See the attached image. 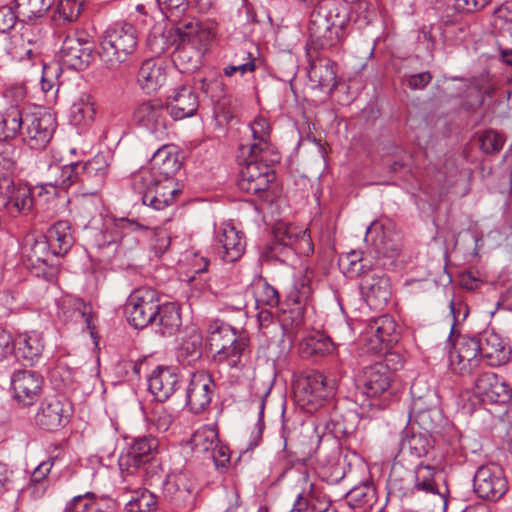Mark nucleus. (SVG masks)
I'll return each mask as SVG.
<instances>
[{
  "mask_svg": "<svg viewBox=\"0 0 512 512\" xmlns=\"http://www.w3.org/2000/svg\"><path fill=\"white\" fill-rule=\"evenodd\" d=\"M207 343L214 362L235 369L243 367L242 357L248 347V338L239 335L231 325L212 322L208 328Z\"/></svg>",
  "mask_w": 512,
  "mask_h": 512,
  "instance_id": "1",
  "label": "nucleus"
},
{
  "mask_svg": "<svg viewBox=\"0 0 512 512\" xmlns=\"http://www.w3.org/2000/svg\"><path fill=\"white\" fill-rule=\"evenodd\" d=\"M138 33L128 23H116L108 27L100 42L99 57L106 68L116 70L136 52Z\"/></svg>",
  "mask_w": 512,
  "mask_h": 512,
  "instance_id": "2",
  "label": "nucleus"
},
{
  "mask_svg": "<svg viewBox=\"0 0 512 512\" xmlns=\"http://www.w3.org/2000/svg\"><path fill=\"white\" fill-rule=\"evenodd\" d=\"M317 4L309 17V36L321 48L331 47L339 41L346 13L344 9L340 11L335 0H320Z\"/></svg>",
  "mask_w": 512,
  "mask_h": 512,
  "instance_id": "3",
  "label": "nucleus"
},
{
  "mask_svg": "<svg viewBox=\"0 0 512 512\" xmlns=\"http://www.w3.org/2000/svg\"><path fill=\"white\" fill-rule=\"evenodd\" d=\"M132 187L141 195L143 204L155 210L172 205L180 192L174 178H154L148 170H139L132 176Z\"/></svg>",
  "mask_w": 512,
  "mask_h": 512,
  "instance_id": "4",
  "label": "nucleus"
},
{
  "mask_svg": "<svg viewBox=\"0 0 512 512\" xmlns=\"http://www.w3.org/2000/svg\"><path fill=\"white\" fill-rule=\"evenodd\" d=\"M160 305V298L156 290L150 287L135 289L125 304L129 323L137 329H142L156 322Z\"/></svg>",
  "mask_w": 512,
  "mask_h": 512,
  "instance_id": "5",
  "label": "nucleus"
},
{
  "mask_svg": "<svg viewBox=\"0 0 512 512\" xmlns=\"http://www.w3.org/2000/svg\"><path fill=\"white\" fill-rule=\"evenodd\" d=\"M269 249L273 256H279L288 251L308 255L313 252L314 247L308 228L278 222L273 227V240Z\"/></svg>",
  "mask_w": 512,
  "mask_h": 512,
  "instance_id": "6",
  "label": "nucleus"
},
{
  "mask_svg": "<svg viewBox=\"0 0 512 512\" xmlns=\"http://www.w3.org/2000/svg\"><path fill=\"white\" fill-rule=\"evenodd\" d=\"M216 27L215 21L184 19L176 27L169 29V37L172 38L174 45H188V47L205 51L216 35Z\"/></svg>",
  "mask_w": 512,
  "mask_h": 512,
  "instance_id": "7",
  "label": "nucleus"
},
{
  "mask_svg": "<svg viewBox=\"0 0 512 512\" xmlns=\"http://www.w3.org/2000/svg\"><path fill=\"white\" fill-rule=\"evenodd\" d=\"M266 155L250 156L246 165L241 169L238 187L243 192L264 199L270 185L275 180V172L264 160Z\"/></svg>",
  "mask_w": 512,
  "mask_h": 512,
  "instance_id": "8",
  "label": "nucleus"
},
{
  "mask_svg": "<svg viewBox=\"0 0 512 512\" xmlns=\"http://www.w3.org/2000/svg\"><path fill=\"white\" fill-rule=\"evenodd\" d=\"M196 495L197 487L189 472L180 471L167 476L163 486V500L171 509L177 512L192 509Z\"/></svg>",
  "mask_w": 512,
  "mask_h": 512,
  "instance_id": "9",
  "label": "nucleus"
},
{
  "mask_svg": "<svg viewBox=\"0 0 512 512\" xmlns=\"http://www.w3.org/2000/svg\"><path fill=\"white\" fill-rule=\"evenodd\" d=\"M56 128V121L49 112L39 109L29 110L24 118L22 140L31 149L45 148L51 141Z\"/></svg>",
  "mask_w": 512,
  "mask_h": 512,
  "instance_id": "10",
  "label": "nucleus"
},
{
  "mask_svg": "<svg viewBox=\"0 0 512 512\" xmlns=\"http://www.w3.org/2000/svg\"><path fill=\"white\" fill-rule=\"evenodd\" d=\"M482 363V356L477 337L461 335L449 352V365L451 370L461 376L471 375L478 370Z\"/></svg>",
  "mask_w": 512,
  "mask_h": 512,
  "instance_id": "11",
  "label": "nucleus"
},
{
  "mask_svg": "<svg viewBox=\"0 0 512 512\" xmlns=\"http://www.w3.org/2000/svg\"><path fill=\"white\" fill-rule=\"evenodd\" d=\"M394 379V372L384 362H376L363 369L358 381V390L368 399L386 397Z\"/></svg>",
  "mask_w": 512,
  "mask_h": 512,
  "instance_id": "12",
  "label": "nucleus"
},
{
  "mask_svg": "<svg viewBox=\"0 0 512 512\" xmlns=\"http://www.w3.org/2000/svg\"><path fill=\"white\" fill-rule=\"evenodd\" d=\"M473 487L478 497L490 501H497L508 490V481L504 470L496 464L484 465L477 469Z\"/></svg>",
  "mask_w": 512,
  "mask_h": 512,
  "instance_id": "13",
  "label": "nucleus"
},
{
  "mask_svg": "<svg viewBox=\"0 0 512 512\" xmlns=\"http://www.w3.org/2000/svg\"><path fill=\"white\" fill-rule=\"evenodd\" d=\"M158 444V440L152 436L132 438L130 442H127L126 447L119 456L118 464L120 470L133 474L134 470L153 459Z\"/></svg>",
  "mask_w": 512,
  "mask_h": 512,
  "instance_id": "14",
  "label": "nucleus"
},
{
  "mask_svg": "<svg viewBox=\"0 0 512 512\" xmlns=\"http://www.w3.org/2000/svg\"><path fill=\"white\" fill-rule=\"evenodd\" d=\"M213 248L217 256L224 262L238 261L245 252V236L231 223H222L215 231Z\"/></svg>",
  "mask_w": 512,
  "mask_h": 512,
  "instance_id": "15",
  "label": "nucleus"
},
{
  "mask_svg": "<svg viewBox=\"0 0 512 512\" xmlns=\"http://www.w3.org/2000/svg\"><path fill=\"white\" fill-rule=\"evenodd\" d=\"M337 389L335 378L327 377L321 372H311L296 384L301 400L307 404L321 405L334 396Z\"/></svg>",
  "mask_w": 512,
  "mask_h": 512,
  "instance_id": "16",
  "label": "nucleus"
},
{
  "mask_svg": "<svg viewBox=\"0 0 512 512\" xmlns=\"http://www.w3.org/2000/svg\"><path fill=\"white\" fill-rule=\"evenodd\" d=\"M62 63L74 70L87 68L93 60V47L86 35L74 33L68 35L61 46Z\"/></svg>",
  "mask_w": 512,
  "mask_h": 512,
  "instance_id": "17",
  "label": "nucleus"
},
{
  "mask_svg": "<svg viewBox=\"0 0 512 512\" xmlns=\"http://www.w3.org/2000/svg\"><path fill=\"white\" fill-rule=\"evenodd\" d=\"M39 189H33L27 184H15L10 181L7 189H0V207H4L5 213L12 217L28 215L33 208V193Z\"/></svg>",
  "mask_w": 512,
  "mask_h": 512,
  "instance_id": "18",
  "label": "nucleus"
},
{
  "mask_svg": "<svg viewBox=\"0 0 512 512\" xmlns=\"http://www.w3.org/2000/svg\"><path fill=\"white\" fill-rule=\"evenodd\" d=\"M70 416V404L62 398L51 396L40 403L35 422L42 429L52 431L68 423Z\"/></svg>",
  "mask_w": 512,
  "mask_h": 512,
  "instance_id": "19",
  "label": "nucleus"
},
{
  "mask_svg": "<svg viewBox=\"0 0 512 512\" xmlns=\"http://www.w3.org/2000/svg\"><path fill=\"white\" fill-rule=\"evenodd\" d=\"M360 289L365 302L374 310L384 309L392 296L390 279L381 271L366 274Z\"/></svg>",
  "mask_w": 512,
  "mask_h": 512,
  "instance_id": "20",
  "label": "nucleus"
},
{
  "mask_svg": "<svg viewBox=\"0 0 512 512\" xmlns=\"http://www.w3.org/2000/svg\"><path fill=\"white\" fill-rule=\"evenodd\" d=\"M166 108L158 100L140 103L133 112L134 122L156 138L166 134Z\"/></svg>",
  "mask_w": 512,
  "mask_h": 512,
  "instance_id": "21",
  "label": "nucleus"
},
{
  "mask_svg": "<svg viewBox=\"0 0 512 512\" xmlns=\"http://www.w3.org/2000/svg\"><path fill=\"white\" fill-rule=\"evenodd\" d=\"M215 383L211 375L206 371H197L191 375L186 390V404L189 409L199 414L211 403Z\"/></svg>",
  "mask_w": 512,
  "mask_h": 512,
  "instance_id": "22",
  "label": "nucleus"
},
{
  "mask_svg": "<svg viewBox=\"0 0 512 512\" xmlns=\"http://www.w3.org/2000/svg\"><path fill=\"white\" fill-rule=\"evenodd\" d=\"M44 379L34 370H17L11 376L15 398L25 406L32 405L40 396Z\"/></svg>",
  "mask_w": 512,
  "mask_h": 512,
  "instance_id": "23",
  "label": "nucleus"
},
{
  "mask_svg": "<svg viewBox=\"0 0 512 512\" xmlns=\"http://www.w3.org/2000/svg\"><path fill=\"white\" fill-rule=\"evenodd\" d=\"M474 389L476 395L483 401L487 400L491 403H505L512 398L510 385L490 371L482 372L475 379Z\"/></svg>",
  "mask_w": 512,
  "mask_h": 512,
  "instance_id": "24",
  "label": "nucleus"
},
{
  "mask_svg": "<svg viewBox=\"0 0 512 512\" xmlns=\"http://www.w3.org/2000/svg\"><path fill=\"white\" fill-rule=\"evenodd\" d=\"M167 64L164 60L151 57L143 60L136 74V82L145 93L157 92L166 82Z\"/></svg>",
  "mask_w": 512,
  "mask_h": 512,
  "instance_id": "25",
  "label": "nucleus"
},
{
  "mask_svg": "<svg viewBox=\"0 0 512 512\" xmlns=\"http://www.w3.org/2000/svg\"><path fill=\"white\" fill-rule=\"evenodd\" d=\"M199 108V99L191 86L181 85L172 89L167 99V112L174 120L194 116Z\"/></svg>",
  "mask_w": 512,
  "mask_h": 512,
  "instance_id": "26",
  "label": "nucleus"
},
{
  "mask_svg": "<svg viewBox=\"0 0 512 512\" xmlns=\"http://www.w3.org/2000/svg\"><path fill=\"white\" fill-rule=\"evenodd\" d=\"M81 184L90 194H95L105 183L110 167V156L99 153L92 159L79 162Z\"/></svg>",
  "mask_w": 512,
  "mask_h": 512,
  "instance_id": "27",
  "label": "nucleus"
},
{
  "mask_svg": "<svg viewBox=\"0 0 512 512\" xmlns=\"http://www.w3.org/2000/svg\"><path fill=\"white\" fill-rule=\"evenodd\" d=\"M482 360L491 367L505 365L511 355L510 347L494 331H484L478 337Z\"/></svg>",
  "mask_w": 512,
  "mask_h": 512,
  "instance_id": "28",
  "label": "nucleus"
},
{
  "mask_svg": "<svg viewBox=\"0 0 512 512\" xmlns=\"http://www.w3.org/2000/svg\"><path fill=\"white\" fill-rule=\"evenodd\" d=\"M63 512H118V508L110 497L86 492L70 499Z\"/></svg>",
  "mask_w": 512,
  "mask_h": 512,
  "instance_id": "29",
  "label": "nucleus"
},
{
  "mask_svg": "<svg viewBox=\"0 0 512 512\" xmlns=\"http://www.w3.org/2000/svg\"><path fill=\"white\" fill-rule=\"evenodd\" d=\"M178 387L179 375L172 367H158L148 379V389L159 402L166 401Z\"/></svg>",
  "mask_w": 512,
  "mask_h": 512,
  "instance_id": "30",
  "label": "nucleus"
},
{
  "mask_svg": "<svg viewBox=\"0 0 512 512\" xmlns=\"http://www.w3.org/2000/svg\"><path fill=\"white\" fill-rule=\"evenodd\" d=\"M180 166L181 162L176 147L163 145L154 152L150 161V167L142 168L141 170H148L153 174L154 178L161 177L162 179H166L173 178Z\"/></svg>",
  "mask_w": 512,
  "mask_h": 512,
  "instance_id": "31",
  "label": "nucleus"
},
{
  "mask_svg": "<svg viewBox=\"0 0 512 512\" xmlns=\"http://www.w3.org/2000/svg\"><path fill=\"white\" fill-rule=\"evenodd\" d=\"M253 142L249 145H241L243 154L249 153L250 156L266 155L272 151L270 144L271 126L269 121L259 115L249 124Z\"/></svg>",
  "mask_w": 512,
  "mask_h": 512,
  "instance_id": "32",
  "label": "nucleus"
},
{
  "mask_svg": "<svg viewBox=\"0 0 512 512\" xmlns=\"http://www.w3.org/2000/svg\"><path fill=\"white\" fill-rule=\"evenodd\" d=\"M43 350V336L36 331L21 333L14 340L16 356L30 365L35 364L39 360Z\"/></svg>",
  "mask_w": 512,
  "mask_h": 512,
  "instance_id": "33",
  "label": "nucleus"
},
{
  "mask_svg": "<svg viewBox=\"0 0 512 512\" xmlns=\"http://www.w3.org/2000/svg\"><path fill=\"white\" fill-rule=\"evenodd\" d=\"M433 447L431 436L426 432H414L406 429L402 433L400 441V453L403 456H409L419 459L428 454Z\"/></svg>",
  "mask_w": 512,
  "mask_h": 512,
  "instance_id": "34",
  "label": "nucleus"
},
{
  "mask_svg": "<svg viewBox=\"0 0 512 512\" xmlns=\"http://www.w3.org/2000/svg\"><path fill=\"white\" fill-rule=\"evenodd\" d=\"M308 76L320 90L332 92L337 85L336 64L328 59L314 61L310 64Z\"/></svg>",
  "mask_w": 512,
  "mask_h": 512,
  "instance_id": "35",
  "label": "nucleus"
},
{
  "mask_svg": "<svg viewBox=\"0 0 512 512\" xmlns=\"http://www.w3.org/2000/svg\"><path fill=\"white\" fill-rule=\"evenodd\" d=\"M51 170H55L58 173L57 178L54 183H46L39 186H36V189H39V195L43 193H56V187L68 188L75 183H81V173L79 162L66 164L63 166H50Z\"/></svg>",
  "mask_w": 512,
  "mask_h": 512,
  "instance_id": "36",
  "label": "nucleus"
},
{
  "mask_svg": "<svg viewBox=\"0 0 512 512\" xmlns=\"http://www.w3.org/2000/svg\"><path fill=\"white\" fill-rule=\"evenodd\" d=\"M313 294V273L307 269L296 278L287 295V301L298 308H304L312 304Z\"/></svg>",
  "mask_w": 512,
  "mask_h": 512,
  "instance_id": "37",
  "label": "nucleus"
},
{
  "mask_svg": "<svg viewBox=\"0 0 512 512\" xmlns=\"http://www.w3.org/2000/svg\"><path fill=\"white\" fill-rule=\"evenodd\" d=\"M43 236L49 240L54 256L65 255L74 243L71 227L67 221L56 222L48 229L47 234Z\"/></svg>",
  "mask_w": 512,
  "mask_h": 512,
  "instance_id": "38",
  "label": "nucleus"
},
{
  "mask_svg": "<svg viewBox=\"0 0 512 512\" xmlns=\"http://www.w3.org/2000/svg\"><path fill=\"white\" fill-rule=\"evenodd\" d=\"M414 489L427 494L444 496L446 489L441 490L438 483L441 472L434 466L419 464L414 470Z\"/></svg>",
  "mask_w": 512,
  "mask_h": 512,
  "instance_id": "39",
  "label": "nucleus"
},
{
  "mask_svg": "<svg viewBox=\"0 0 512 512\" xmlns=\"http://www.w3.org/2000/svg\"><path fill=\"white\" fill-rule=\"evenodd\" d=\"M30 109H22L12 106L0 115V136L4 139H13L17 135L22 136L24 130V118Z\"/></svg>",
  "mask_w": 512,
  "mask_h": 512,
  "instance_id": "40",
  "label": "nucleus"
},
{
  "mask_svg": "<svg viewBox=\"0 0 512 512\" xmlns=\"http://www.w3.org/2000/svg\"><path fill=\"white\" fill-rule=\"evenodd\" d=\"M96 108L93 96L81 94L70 108L71 122L75 126L87 127L95 120Z\"/></svg>",
  "mask_w": 512,
  "mask_h": 512,
  "instance_id": "41",
  "label": "nucleus"
},
{
  "mask_svg": "<svg viewBox=\"0 0 512 512\" xmlns=\"http://www.w3.org/2000/svg\"><path fill=\"white\" fill-rule=\"evenodd\" d=\"M54 465L53 459L41 462L32 472L25 492L34 499L41 498L48 488V475Z\"/></svg>",
  "mask_w": 512,
  "mask_h": 512,
  "instance_id": "42",
  "label": "nucleus"
},
{
  "mask_svg": "<svg viewBox=\"0 0 512 512\" xmlns=\"http://www.w3.org/2000/svg\"><path fill=\"white\" fill-rule=\"evenodd\" d=\"M218 442V431L215 427L208 425L198 428L191 438L192 450L202 455H209Z\"/></svg>",
  "mask_w": 512,
  "mask_h": 512,
  "instance_id": "43",
  "label": "nucleus"
},
{
  "mask_svg": "<svg viewBox=\"0 0 512 512\" xmlns=\"http://www.w3.org/2000/svg\"><path fill=\"white\" fill-rule=\"evenodd\" d=\"M300 350L304 357L325 356L334 352L335 345L329 337L317 333L303 339Z\"/></svg>",
  "mask_w": 512,
  "mask_h": 512,
  "instance_id": "44",
  "label": "nucleus"
},
{
  "mask_svg": "<svg viewBox=\"0 0 512 512\" xmlns=\"http://www.w3.org/2000/svg\"><path fill=\"white\" fill-rule=\"evenodd\" d=\"M15 148L12 144L0 141V189H7L16 170Z\"/></svg>",
  "mask_w": 512,
  "mask_h": 512,
  "instance_id": "45",
  "label": "nucleus"
},
{
  "mask_svg": "<svg viewBox=\"0 0 512 512\" xmlns=\"http://www.w3.org/2000/svg\"><path fill=\"white\" fill-rule=\"evenodd\" d=\"M158 508V497L148 489H137L131 493L124 506V512H155Z\"/></svg>",
  "mask_w": 512,
  "mask_h": 512,
  "instance_id": "46",
  "label": "nucleus"
},
{
  "mask_svg": "<svg viewBox=\"0 0 512 512\" xmlns=\"http://www.w3.org/2000/svg\"><path fill=\"white\" fill-rule=\"evenodd\" d=\"M202 337L200 333L193 330L181 343L178 351V360L187 366L194 365L202 356Z\"/></svg>",
  "mask_w": 512,
  "mask_h": 512,
  "instance_id": "47",
  "label": "nucleus"
},
{
  "mask_svg": "<svg viewBox=\"0 0 512 512\" xmlns=\"http://www.w3.org/2000/svg\"><path fill=\"white\" fill-rule=\"evenodd\" d=\"M7 40H9V46L5 47V51L12 60L21 63L31 62L34 64V61L38 59L37 54L33 50L32 44L30 42H26L22 36L13 35Z\"/></svg>",
  "mask_w": 512,
  "mask_h": 512,
  "instance_id": "48",
  "label": "nucleus"
},
{
  "mask_svg": "<svg viewBox=\"0 0 512 512\" xmlns=\"http://www.w3.org/2000/svg\"><path fill=\"white\" fill-rule=\"evenodd\" d=\"M203 53L188 45H174L173 61L182 71H192L200 65Z\"/></svg>",
  "mask_w": 512,
  "mask_h": 512,
  "instance_id": "49",
  "label": "nucleus"
},
{
  "mask_svg": "<svg viewBox=\"0 0 512 512\" xmlns=\"http://www.w3.org/2000/svg\"><path fill=\"white\" fill-rule=\"evenodd\" d=\"M158 325L162 335H173L181 326V317L178 309L172 303L160 305L157 316Z\"/></svg>",
  "mask_w": 512,
  "mask_h": 512,
  "instance_id": "50",
  "label": "nucleus"
},
{
  "mask_svg": "<svg viewBox=\"0 0 512 512\" xmlns=\"http://www.w3.org/2000/svg\"><path fill=\"white\" fill-rule=\"evenodd\" d=\"M396 322L388 315L378 317L370 325V333L375 336L379 342L387 345L396 342Z\"/></svg>",
  "mask_w": 512,
  "mask_h": 512,
  "instance_id": "51",
  "label": "nucleus"
},
{
  "mask_svg": "<svg viewBox=\"0 0 512 512\" xmlns=\"http://www.w3.org/2000/svg\"><path fill=\"white\" fill-rule=\"evenodd\" d=\"M26 256L32 265L47 264L53 255V249L43 235L27 242Z\"/></svg>",
  "mask_w": 512,
  "mask_h": 512,
  "instance_id": "52",
  "label": "nucleus"
},
{
  "mask_svg": "<svg viewBox=\"0 0 512 512\" xmlns=\"http://www.w3.org/2000/svg\"><path fill=\"white\" fill-rule=\"evenodd\" d=\"M146 420L158 432H166L172 425L174 417L163 402L157 401L146 414Z\"/></svg>",
  "mask_w": 512,
  "mask_h": 512,
  "instance_id": "53",
  "label": "nucleus"
},
{
  "mask_svg": "<svg viewBox=\"0 0 512 512\" xmlns=\"http://www.w3.org/2000/svg\"><path fill=\"white\" fill-rule=\"evenodd\" d=\"M52 4L53 0H16V9L20 17L32 20L42 17Z\"/></svg>",
  "mask_w": 512,
  "mask_h": 512,
  "instance_id": "54",
  "label": "nucleus"
},
{
  "mask_svg": "<svg viewBox=\"0 0 512 512\" xmlns=\"http://www.w3.org/2000/svg\"><path fill=\"white\" fill-rule=\"evenodd\" d=\"M365 241L371 243L375 247V250L383 255L388 253V250L397 251L393 245H390L386 241V236L383 231L382 225L377 222L371 223L366 229Z\"/></svg>",
  "mask_w": 512,
  "mask_h": 512,
  "instance_id": "55",
  "label": "nucleus"
},
{
  "mask_svg": "<svg viewBox=\"0 0 512 512\" xmlns=\"http://www.w3.org/2000/svg\"><path fill=\"white\" fill-rule=\"evenodd\" d=\"M85 0H58L57 11L65 21H75L81 14Z\"/></svg>",
  "mask_w": 512,
  "mask_h": 512,
  "instance_id": "56",
  "label": "nucleus"
},
{
  "mask_svg": "<svg viewBox=\"0 0 512 512\" xmlns=\"http://www.w3.org/2000/svg\"><path fill=\"white\" fill-rule=\"evenodd\" d=\"M255 298L257 303L269 307H276L280 300L278 291L266 281L258 285Z\"/></svg>",
  "mask_w": 512,
  "mask_h": 512,
  "instance_id": "57",
  "label": "nucleus"
},
{
  "mask_svg": "<svg viewBox=\"0 0 512 512\" xmlns=\"http://www.w3.org/2000/svg\"><path fill=\"white\" fill-rule=\"evenodd\" d=\"M503 145L504 137L494 130H487L480 136V147L487 154L499 152Z\"/></svg>",
  "mask_w": 512,
  "mask_h": 512,
  "instance_id": "58",
  "label": "nucleus"
},
{
  "mask_svg": "<svg viewBox=\"0 0 512 512\" xmlns=\"http://www.w3.org/2000/svg\"><path fill=\"white\" fill-rule=\"evenodd\" d=\"M416 388L417 383H413L411 386V394L413 396V402L409 412V419L419 415V413H423L426 411V408H434L435 406L431 405L432 394L427 393L424 396H416Z\"/></svg>",
  "mask_w": 512,
  "mask_h": 512,
  "instance_id": "59",
  "label": "nucleus"
},
{
  "mask_svg": "<svg viewBox=\"0 0 512 512\" xmlns=\"http://www.w3.org/2000/svg\"><path fill=\"white\" fill-rule=\"evenodd\" d=\"M157 3L166 17H180L189 7L188 0H157Z\"/></svg>",
  "mask_w": 512,
  "mask_h": 512,
  "instance_id": "60",
  "label": "nucleus"
},
{
  "mask_svg": "<svg viewBox=\"0 0 512 512\" xmlns=\"http://www.w3.org/2000/svg\"><path fill=\"white\" fill-rule=\"evenodd\" d=\"M439 419L440 412L436 407L426 408L425 412L421 414L419 413L418 416L412 418V420L418 423V425L423 429L422 432H426L428 434L436 428V424Z\"/></svg>",
  "mask_w": 512,
  "mask_h": 512,
  "instance_id": "61",
  "label": "nucleus"
},
{
  "mask_svg": "<svg viewBox=\"0 0 512 512\" xmlns=\"http://www.w3.org/2000/svg\"><path fill=\"white\" fill-rule=\"evenodd\" d=\"M148 46L151 52L156 55H160L166 52L171 46H174L172 38L169 37V30L158 35H150L148 38Z\"/></svg>",
  "mask_w": 512,
  "mask_h": 512,
  "instance_id": "62",
  "label": "nucleus"
},
{
  "mask_svg": "<svg viewBox=\"0 0 512 512\" xmlns=\"http://www.w3.org/2000/svg\"><path fill=\"white\" fill-rule=\"evenodd\" d=\"M371 498V488L368 486L354 487L347 494L348 503L355 508L368 504Z\"/></svg>",
  "mask_w": 512,
  "mask_h": 512,
  "instance_id": "63",
  "label": "nucleus"
},
{
  "mask_svg": "<svg viewBox=\"0 0 512 512\" xmlns=\"http://www.w3.org/2000/svg\"><path fill=\"white\" fill-rule=\"evenodd\" d=\"M310 512H327L331 506V500L325 495L318 492L314 485H310L309 491Z\"/></svg>",
  "mask_w": 512,
  "mask_h": 512,
  "instance_id": "64",
  "label": "nucleus"
}]
</instances>
